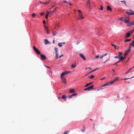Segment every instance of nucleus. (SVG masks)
Segmentation results:
<instances>
[{"label": "nucleus", "mask_w": 134, "mask_h": 134, "mask_svg": "<svg viewBox=\"0 0 134 134\" xmlns=\"http://www.w3.org/2000/svg\"><path fill=\"white\" fill-rule=\"evenodd\" d=\"M33 48L34 51L38 55H40L41 54L40 51L37 49L35 46H34Z\"/></svg>", "instance_id": "f257e3e1"}, {"label": "nucleus", "mask_w": 134, "mask_h": 134, "mask_svg": "<svg viewBox=\"0 0 134 134\" xmlns=\"http://www.w3.org/2000/svg\"><path fill=\"white\" fill-rule=\"evenodd\" d=\"M127 14L130 15H133L134 14V12L131 10H128L125 12Z\"/></svg>", "instance_id": "f03ea898"}, {"label": "nucleus", "mask_w": 134, "mask_h": 134, "mask_svg": "<svg viewBox=\"0 0 134 134\" xmlns=\"http://www.w3.org/2000/svg\"><path fill=\"white\" fill-rule=\"evenodd\" d=\"M131 47H129L128 49L125 52L124 54V55H125V56H127V55L129 54V53L130 52V51L131 50Z\"/></svg>", "instance_id": "7ed1b4c3"}, {"label": "nucleus", "mask_w": 134, "mask_h": 134, "mask_svg": "<svg viewBox=\"0 0 134 134\" xmlns=\"http://www.w3.org/2000/svg\"><path fill=\"white\" fill-rule=\"evenodd\" d=\"M94 86L92 85L90 87H89L87 88H86L84 89V90H87L88 91H90L91 90L93 89V87Z\"/></svg>", "instance_id": "20e7f679"}, {"label": "nucleus", "mask_w": 134, "mask_h": 134, "mask_svg": "<svg viewBox=\"0 0 134 134\" xmlns=\"http://www.w3.org/2000/svg\"><path fill=\"white\" fill-rule=\"evenodd\" d=\"M132 34L130 32H129V31L126 34V35L124 37V38H128Z\"/></svg>", "instance_id": "39448f33"}, {"label": "nucleus", "mask_w": 134, "mask_h": 134, "mask_svg": "<svg viewBox=\"0 0 134 134\" xmlns=\"http://www.w3.org/2000/svg\"><path fill=\"white\" fill-rule=\"evenodd\" d=\"M98 69V68H96V69H93V70H92L91 71H90V72H88V73H87V74H86L85 75V76H86L88 75L89 74H90L91 73V72H93L94 71H95L96 70H97V69Z\"/></svg>", "instance_id": "423d86ee"}, {"label": "nucleus", "mask_w": 134, "mask_h": 134, "mask_svg": "<svg viewBox=\"0 0 134 134\" xmlns=\"http://www.w3.org/2000/svg\"><path fill=\"white\" fill-rule=\"evenodd\" d=\"M44 28L46 31V32L47 34H49L50 33L48 31V27L46 25H44Z\"/></svg>", "instance_id": "0eeeda50"}, {"label": "nucleus", "mask_w": 134, "mask_h": 134, "mask_svg": "<svg viewBox=\"0 0 134 134\" xmlns=\"http://www.w3.org/2000/svg\"><path fill=\"white\" fill-rule=\"evenodd\" d=\"M62 78V81L63 83L66 84V81L65 77H61Z\"/></svg>", "instance_id": "6e6552de"}, {"label": "nucleus", "mask_w": 134, "mask_h": 134, "mask_svg": "<svg viewBox=\"0 0 134 134\" xmlns=\"http://www.w3.org/2000/svg\"><path fill=\"white\" fill-rule=\"evenodd\" d=\"M41 59L43 60H45L46 58V56L42 54H41Z\"/></svg>", "instance_id": "1a4fd4ad"}, {"label": "nucleus", "mask_w": 134, "mask_h": 134, "mask_svg": "<svg viewBox=\"0 0 134 134\" xmlns=\"http://www.w3.org/2000/svg\"><path fill=\"white\" fill-rule=\"evenodd\" d=\"M79 55L80 57L82 58L84 60H86V58L85 56L83 54L80 53L79 54Z\"/></svg>", "instance_id": "9d476101"}, {"label": "nucleus", "mask_w": 134, "mask_h": 134, "mask_svg": "<svg viewBox=\"0 0 134 134\" xmlns=\"http://www.w3.org/2000/svg\"><path fill=\"white\" fill-rule=\"evenodd\" d=\"M84 18V17L82 16V14L79 15V17L78 18V19H83Z\"/></svg>", "instance_id": "9b49d317"}, {"label": "nucleus", "mask_w": 134, "mask_h": 134, "mask_svg": "<svg viewBox=\"0 0 134 134\" xmlns=\"http://www.w3.org/2000/svg\"><path fill=\"white\" fill-rule=\"evenodd\" d=\"M66 74H67V72H65V71L64 72H62V73L61 75V77H64L63 76H65Z\"/></svg>", "instance_id": "f8f14e48"}, {"label": "nucleus", "mask_w": 134, "mask_h": 134, "mask_svg": "<svg viewBox=\"0 0 134 134\" xmlns=\"http://www.w3.org/2000/svg\"><path fill=\"white\" fill-rule=\"evenodd\" d=\"M76 63H74L73 64L71 65V67L72 68H74L76 67Z\"/></svg>", "instance_id": "ddd939ff"}, {"label": "nucleus", "mask_w": 134, "mask_h": 134, "mask_svg": "<svg viewBox=\"0 0 134 134\" xmlns=\"http://www.w3.org/2000/svg\"><path fill=\"white\" fill-rule=\"evenodd\" d=\"M44 41L45 42V44H50V43H49V42L48 41L47 39H45L44 40Z\"/></svg>", "instance_id": "4468645a"}, {"label": "nucleus", "mask_w": 134, "mask_h": 134, "mask_svg": "<svg viewBox=\"0 0 134 134\" xmlns=\"http://www.w3.org/2000/svg\"><path fill=\"white\" fill-rule=\"evenodd\" d=\"M107 9L108 11H112V9L109 6H107Z\"/></svg>", "instance_id": "2eb2a0df"}, {"label": "nucleus", "mask_w": 134, "mask_h": 134, "mask_svg": "<svg viewBox=\"0 0 134 134\" xmlns=\"http://www.w3.org/2000/svg\"><path fill=\"white\" fill-rule=\"evenodd\" d=\"M111 45L114 47H115V49H118L119 48V47L118 46L117 47V45H114L113 44L111 43Z\"/></svg>", "instance_id": "dca6fc26"}, {"label": "nucleus", "mask_w": 134, "mask_h": 134, "mask_svg": "<svg viewBox=\"0 0 134 134\" xmlns=\"http://www.w3.org/2000/svg\"><path fill=\"white\" fill-rule=\"evenodd\" d=\"M59 53L58 52H56L55 53V58L56 59H57L59 58V57H58Z\"/></svg>", "instance_id": "f3484780"}, {"label": "nucleus", "mask_w": 134, "mask_h": 134, "mask_svg": "<svg viewBox=\"0 0 134 134\" xmlns=\"http://www.w3.org/2000/svg\"><path fill=\"white\" fill-rule=\"evenodd\" d=\"M130 20L129 19H128V20H125L124 21V22L126 23H129L130 22Z\"/></svg>", "instance_id": "a211bd4d"}, {"label": "nucleus", "mask_w": 134, "mask_h": 134, "mask_svg": "<svg viewBox=\"0 0 134 134\" xmlns=\"http://www.w3.org/2000/svg\"><path fill=\"white\" fill-rule=\"evenodd\" d=\"M130 45L131 47V46H134V41H133L130 44Z\"/></svg>", "instance_id": "6ab92c4d"}, {"label": "nucleus", "mask_w": 134, "mask_h": 134, "mask_svg": "<svg viewBox=\"0 0 134 134\" xmlns=\"http://www.w3.org/2000/svg\"><path fill=\"white\" fill-rule=\"evenodd\" d=\"M69 92L70 93H74L75 91L73 89H71L70 90Z\"/></svg>", "instance_id": "aec40b11"}, {"label": "nucleus", "mask_w": 134, "mask_h": 134, "mask_svg": "<svg viewBox=\"0 0 134 134\" xmlns=\"http://www.w3.org/2000/svg\"><path fill=\"white\" fill-rule=\"evenodd\" d=\"M62 98L63 99H65V101H66V100L65 99H66L67 98V97H66L65 95H63L62 96Z\"/></svg>", "instance_id": "412c9836"}, {"label": "nucleus", "mask_w": 134, "mask_h": 134, "mask_svg": "<svg viewBox=\"0 0 134 134\" xmlns=\"http://www.w3.org/2000/svg\"><path fill=\"white\" fill-rule=\"evenodd\" d=\"M110 84V82H108L107 83H106L105 84H104L102 86V87H103L105 86H107L108 85H109Z\"/></svg>", "instance_id": "4be33fe9"}, {"label": "nucleus", "mask_w": 134, "mask_h": 134, "mask_svg": "<svg viewBox=\"0 0 134 134\" xmlns=\"http://www.w3.org/2000/svg\"><path fill=\"white\" fill-rule=\"evenodd\" d=\"M50 1L49 0V1H48L46 2H43V4H44L47 5L49 3V2Z\"/></svg>", "instance_id": "5701e85b"}, {"label": "nucleus", "mask_w": 134, "mask_h": 134, "mask_svg": "<svg viewBox=\"0 0 134 134\" xmlns=\"http://www.w3.org/2000/svg\"><path fill=\"white\" fill-rule=\"evenodd\" d=\"M124 59V58H123V57L122 56H120V59H119L121 61L123 60Z\"/></svg>", "instance_id": "b1692460"}, {"label": "nucleus", "mask_w": 134, "mask_h": 134, "mask_svg": "<svg viewBox=\"0 0 134 134\" xmlns=\"http://www.w3.org/2000/svg\"><path fill=\"white\" fill-rule=\"evenodd\" d=\"M49 12H48L47 13V14H46V15L45 18H46V19H47L48 18V15H49Z\"/></svg>", "instance_id": "393cba45"}, {"label": "nucleus", "mask_w": 134, "mask_h": 134, "mask_svg": "<svg viewBox=\"0 0 134 134\" xmlns=\"http://www.w3.org/2000/svg\"><path fill=\"white\" fill-rule=\"evenodd\" d=\"M92 82H91L89 83H87V85L85 86V87H87L89 85H91L92 83Z\"/></svg>", "instance_id": "a878e982"}, {"label": "nucleus", "mask_w": 134, "mask_h": 134, "mask_svg": "<svg viewBox=\"0 0 134 134\" xmlns=\"http://www.w3.org/2000/svg\"><path fill=\"white\" fill-rule=\"evenodd\" d=\"M131 40V39H126L125 41V42H129Z\"/></svg>", "instance_id": "bb28decb"}, {"label": "nucleus", "mask_w": 134, "mask_h": 134, "mask_svg": "<svg viewBox=\"0 0 134 134\" xmlns=\"http://www.w3.org/2000/svg\"><path fill=\"white\" fill-rule=\"evenodd\" d=\"M78 11L79 12V15L82 14V12L81 11V10H78Z\"/></svg>", "instance_id": "cd10ccee"}, {"label": "nucleus", "mask_w": 134, "mask_h": 134, "mask_svg": "<svg viewBox=\"0 0 134 134\" xmlns=\"http://www.w3.org/2000/svg\"><path fill=\"white\" fill-rule=\"evenodd\" d=\"M120 55H118L114 57L115 58H118L119 59H120Z\"/></svg>", "instance_id": "c85d7f7f"}, {"label": "nucleus", "mask_w": 134, "mask_h": 134, "mask_svg": "<svg viewBox=\"0 0 134 134\" xmlns=\"http://www.w3.org/2000/svg\"><path fill=\"white\" fill-rule=\"evenodd\" d=\"M58 45L60 47L62 46V43H58Z\"/></svg>", "instance_id": "c756f323"}, {"label": "nucleus", "mask_w": 134, "mask_h": 134, "mask_svg": "<svg viewBox=\"0 0 134 134\" xmlns=\"http://www.w3.org/2000/svg\"><path fill=\"white\" fill-rule=\"evenodd\" d=\"M119 77H116L114 79V81L115 82V81L118 80L119 79Z\"/></svg>", "instance_id": "7c9ffc66"}, {"label": "nucleus", "mask_w": 134, "mask_h": 134, "mask_svg": "<svg viewBox=\"0 0 134 134\" xmlns=\"http://www.w3.org/2000/svg\"><path fill=\"white\" fill-rule=\"evenodd\" d=\"M54 49L55 51V53L58 52V49L57 48H54Z\"/></svg>", "instance_id": "2f4dec72"}, {"label": "nucleus", "mask_w": 134, "mask_h": 134, "mask_svg": "<svg viewBox=\"0 0 134 134\" xmlns=\"http://www.w3.org/2000/svg\"><path fill=\"white\" fill-rule=\"evenodd\" d=\"M90 1H89L88 2H87L86 4L87 5H89V7H90Z\"/></svg>", "instance_id": "473e14b6"}, {"label": "nucleus", "mask_w": 134, "mask_h": 134, "mask_svg": "<svg viewBox=\"0 0 134 134\" xmlns=\"http://www.w3.org/2000/svg\"><path fill=\"white\" fill-rule=\"evenodd\" d=\"M100 6L101 7L100 8H99V9L100 10H103V7L101 5H100Z\"/></svg>", "instance_id": "72a5a7b5"}, {"label": "nucleus", "mask_w": 134, "mask_h": 134, "mask_svg": "<svg viewBox=\"0 0 134 134\" xmlns=\"http://www.w3.org/2000/svg\"><path fill=\"white\" fill-rule=\"evenodd\" d=\"M114 82H115V81H114V80L112 81H111L110 82H110V84H113V83H114Z\"/></svg>", "instance_id": "f704fd0d"}, {"label": "nucleus", "mask_w": 134, "mask_h": 134, "mask_svg": "<svg viewBox=\"0 0 134 134\" xmlns=\"http://www.w3.org/2000/svg\"><path fill=\"white\" fill-rule=\"evenodd\" d=\"M127 25L128 26H132V25H131V22L130 23L128 24H127Z\"/></svg>", "instance_id": "c9c22d12"}, {"label": "nucleus", "mask_w": 134, "mask_h": 134, "mask_svg": "<svg viewBox=\"0 0 134 134\" xmlns=\"http://www.w3.org/2000/svg\"><path fill=\"white\" fill-rule=\"evenodd\" d=\"M94 77V76L93 75H92L89 78H91V79H92L93 77Z\"/></svg>", "instance_id": "e433bc0d"}, {"label": "nucleus", "mask_w": 134, "mask_h": 134, "mask_svg": "<svg viewBox=\"0 0 134 134\" xmlns=\"http://www.w3.org/2000/svg\"><path fill=\"white\" fill-rule=\"evenodd\" d=\"M77 94V93H74L72 95V96H75Z\"/></svg>", "instance_id": "4c0bfd02"}, {"label": "nucleus", "mask_w": 134, "mask_h": 134, "mask_svg": "<svg viewBox=\"0 0 134 134\" xmlns=\"http://www.w3.org/2000/svg\"><path fill=\"white\" fill-rule=\"evenodd\" d=\"M124 19V18L123 17H121L120 19V20H121L122 21H123Z\"/></svg>", "instance_id": "58836bf2"}, {"label": "nucleus", "mask_w": 134, "mask_h": 134, "mask_svg": "<svg viewBox=\"0 0 134 134\" xmlns=\"http://www.w3.org/2000/svg\"><path fill=\"white\" fill-rule=\"evenodd\" d=\"M36 14L34 13H33L32 15V17H34L36 15Z\"/></svg>", "instance_id": "ea45409f"}, {"label": "nucleus", "mask_w": 134, "mask_h": 134, "mask_svg": "<svg viewBox=\"0 0 134 134\" xmlns=\"http://www.w3.org/2000/svg\"><path fill=\"white\" fill-rule=\"evenodd\" d=\"M119 55H120V56H121V55L122 54V53L121 52H119Z\"/></svg>", "instance_id": "a19ab883"}, {"label": "nucleus", "mask_w": 134, "mask_h": 134, "mask_svg": "<svg viewBox=\"0 0 134 134\" xmlns=\"http://www.w3.org/2000/svg\"><path fill=\"white\" fill-rule=\"evenodd\" d=\"M121 2H123L126 5V1H121Z\"/></svg>", "instance_id": "79ce46f5"}, {"label": "nucleus", "mask_w": 134, "mask_h": 134, "mask_svg": "<svg viewBox=\"0 0 134 134\" xmlns=\"http://www.w3.org/2000/svg\"><path fill=\"white\" fill-rule=\"evenodd\" d=\"M132 69L131 68L129 70H128V71H127L125 73V74H127Z\"/></svg>", "instance_id": "37998d69"}, {"label": "nucleus", "mask_w": 134, "mask_h": 134, "mask_svg": "<svg viewBox=\"0 0 134 134\" xmlns=\"http://www.w3.org/2000/svg\"><path fill=\"white\" fill-rule=\"evenodd\" d=\"M108 53H106L105 54H103V56L104 57V56H105L107 55H108Z\"/></svg>", "instance_id": "c03bdc74"}, {"label": "nucleus", "mask_w": 134, "mask_h": 134, "mask_svg": "<svg viewBox=\"0 0 134 134\" xmlns=\"http://www.w3.org/2000/svg\"><path fill=\"white\" fill-rule=\"evenodd\" d=\"M134 32V29L132 31H129V32H130L131 34H132Z\"/></svg>", "instance_id": "a18cd8bd"}, {"label": "nucleus", "mask_w": 134, "mask_h": 134, "mask_svg": "<svg viewBox=\"0 0 134 134\" xmlns=\"http://www.w3.org/2000/svg\"><path fill=\"white\" fill-rule=\"evenodd\" d=\"M56 32H53V35L54 36H55L56 35Z\"/></svg>", "instance_id": "49530a36"}, {"label": "nucleus", "mask_w": 134, "mask_h": 134, "mask_svg": "<svg viewBox=\"0 0 134 134\" xmlns=\"http://www.w3.org/2000/svg\"><path fill=\"white\" fill-rule=\"evenodd\" d=\"M131 24L132 25H134V22L132 21L131 22Z\"/></svg>", "instance_id": "de8ad7c7"}, {"label": "nucleus", "mask_w": 134, "mask_h": 134, "mask_svg": "<svg viewBox=\"0 0 134 134\" xmlns=\"http://www.w3.org/2000/svg\"><path fill=\"white\" fill-rule=\"evenodd\" d=\"M58 8V7H57L53 11V12H54L56 10L57 8Z\"/></svg>", "instance_id": "09e8293b"}, {"label": "nucleus", "mask_w": 134, "mask_h": 134, "mask_svg": "<svg viewBox=\"0 0 134 134\" xmlns=\"http://www.w3.org/2000/svg\"><path fill=\"white\" fill-rule=\"evenodd\" d=\"M85 130V128L84 129H83L81 130V131L82 132H84Z\"/></svg>", "instance_id": "8fccbe9b"}, {"label": "nucleus", "mask_w": 134, "mask_h": 134, "mask_svg": "<svg viewBox=\"0 0 134 134\" xmlns=\"http://www.w3.org/2000/svg\"><path fill=\"white\" fill-rule=\"evenodd\" d=\"M69 131H67L66 132H65L64 133V134H67V133H68V132H69Z\"/></svg>", "instance_id": "3c124183"}, {"label": "nucleus", "mask_w": 134, "mask_h": 134, "mask_svg": "<svg viewBox=\"0 0 134 134\" xmlns=\"http://www.w3.org/2000/svg\"><path fill=\"white\" fill-rule=\"evenodd\" d=\"M64 56L63 55V54H62L61 55H60L59 57V58H61L62 57H63V56Z\"/></svg>", "instance_id": "603ef678"}, {"label": "nucleus", "mask_w": 134, "mask_h": 134, "mask_svg": "<svg viewBox=\"0 0 134 134\" xmlns=\"http://www.w3.org/2000/svg\"><path fill=\"white\" fill-rule=\"evenodd\" d=\"M72 96L71 95V96H69V99L71 98H72Z\"/></svg>", "instance_id": "864d4df0"}, {"label": "nucleus", "mask_w": 134, "mask_h": 134, "mask_svg": "<svg viewBox=\"0 0 134 134\" xmlns=\"http://www.w3.org/2000/svg\"><path fill=\"white\" fill-rule=\"evenodd\" d=\"M68 3V2H67L66 1H64L63 2V3Z\"/></svg>", "instance_id": "5fc2aeb1"}, {"label": "nucleus", "mask_w": 134, "mask_h": 134, "mask_svg": "<svg viewBox=\"0 0 134 134\" xmlns=\"http://www.w3.org/2000/svg\"><path fill=\"white\" fill-rule=\"evenodd\" d=\"M44 14V13H41V15L42 16Z\"/></svg>", "instance_id": "6e6d98bb"}, {"label": "nucleus", "mask_w": 134, "mask_h": 134, "mask_svg": "<svg viewBox=\"0 0 134 134\" xmlns=\"http://www.w3.org/2000/svg\"><path fill=\"white\" fill-rule=\"evenodd\" d=\"M99 57V55H97L96 56V58H98Z\"/></svg>", "instance_id": "4d7b16f0"}, {"label": "nucleus", "mask_w": 134, "mask_h": 134, "mask_svg": "<svg viewBox=\"0 0 134 134\" xmlns=\"http://www.w3.org/2000/svg\"><path fill=\"white\" fill-rule=\"evenodd\" d=\"M106 77L105 76V77H104L103 78L101 79L100 80H104L105 78Z\"/></svg>", "instance_id": "13d9d810"}, {"label": "nucleus", "mask_w": 134, "mask_h": 134, "mask_svg": "<svg viewBox=\"0 0 134 134\" xmlns=\"http://www.w3.org/2000/svg\"><path fill=\"white\" fill-rule=\"evenodd\" d=\"M43 23L44 24H46V22H45V20H44L43 21Z\"/></svg>", "instance_id": "bf43d9fd"}, {"label": "nucleus", "mask_w": 134, "mask_h": 134, "mask_svg": "<svg viewBox=\"0 0 134 134\" xmlns=\"http://www.w3.org/2000/svg\"><path fill=\"white\" fill-rule=\"evenodd\" d=\"M70 71H66V72H67V74H68V73H70Z\"/></svg>", "instance_id": "052dcab7"}, {"label": "nucleus", "mask_w": 134, "mask_h": 134, "mask_svg": "<svg viewBox=\"0 0 134 134\" xmlns=\"http://www.w3.org/2000/svg\"><path fill=\"white\" fill-rule=\"evenodd\" d=\"M103 55H102V56H101L100 57V58H103Z\"/></svg>", "instance_id": "680f3d73"}, {"label": "nucleus", "mask_w": 134, "mask_h": 134, "mask_svg": "<svg viewBox=\"0 0 134 134\" xmlns=\"http://www.w3.org/2000/svg\"><path fill=\"white\" fill-rule=\"evenodd\" d=\"M121 61L120 60L119 61H118V62H116V63H119V62H121Z\"/></svg>", "instance_id": "e2e57ef3"}, {"label": "nucleus", "mask_w": 134, "mask_h": 134, "mask_svg": "<svg viewBox=\"0 0 134 134\" xmlns=\"http://www.w3.org/2000/svg\"><path fill=\"white\" fill-rule=\"evenodd\" d=\"M57 28H58V29L59 27V25L57 24Z\"/></svg>", "instance_id": "0e129e2a"}, {"label": "nucleus", "mask_w": 134, "mask_h": 134, "mask_svg": "<svg viewBox=\"0 0 134 134\" xmlns=\"http://www.w3.org/2000/svg\"><path fill=\"white\" fill-rule=\"evenodd\" d=\"M128 79L127 78H125L123 79L124 80H127Z\"/></svg>", "instance_id": "69168bd1"}, {"label": "nucleus", "mask_w": 134, "mask_h": 134, "mask_svg": "<svg viewBox=\"0 0 134 134\" xmlns=\"http://www.w3.org/2000/svg\"><path fill=\"white\" fill-rule=\"evenodd\" d=\"M68 3H69V4L70 5H72V4L71 3H69L68 2Z\"/></svg>", "instance_id": "338daca9"}, {"label": "nucleus", "mask_w": 134, "mask_h": 134, "mask_svg": "<svg viewBox=\"0 0 134 134\" xmlns=\"http://www.w3.org/2000/svg\"><path fill=\"white\" fill-rule=\"evenodd\" d=\"M39 2L40 3H42V4H43V2H41V1H39Z\"/></svg>", "instance_id": "774afa93"}]
</instances>
